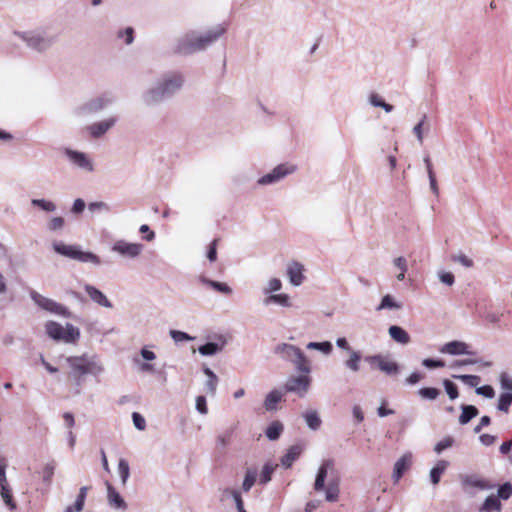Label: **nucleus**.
<instances>
[{
    "instance_id": "1",
    "label": "nucleus",
    "mask_w": 512,
    "mask_h": 512,
    "mask_svg": "<svg viewBox=\"0 0 512 512\" xmlns=\"http://www.w3.org/2000/svg\"><path fill=\"white\" fill-rule=\"evenodd\" d=\"M228 29L227 23H218L205 31L191 29L178 37L174 49L182 55H191L202 52L217 42Z\"/></svg>"
},
{
    "instance_id": "2",
    "label": "nucleus",
    "mask_w": 512,
    "mask_h": 512,
    "mask_svg": "<svg viewBox=\"0 0 512 512\" xmlns=\"http://www.w3.org/2000/svg\"><path fill=\"white\" fill-rule=\"evenodd\" d=\"M13 35L21 40L28 49L38 54L46 53L57 41V36L43 27L14 31Z\"/></svg>"
},
{
    "instance_id": "3",
    "label": "nucleus",
    "mask_w": 512,
    "mask_h": 512,
    "mask_svg": "<svg viewBox=\"0 0 512 512\" xmlns=\"http://www.w3.org/2000/svg\"><path fill=\"white\" fill-rule=\"evenodd\" d=\"M70 368V375L77 378V384H80V378L86 374L93 376L101 375L105 368L103 363L96 355L83 354L81 356H70L66 359Z\"/></svg>"
},
{
    "instance_id": "4",
    "label": "nucleus",
    "mask_w": 512,
    "mask_h": 512,
    "mask_svg": "<svg viewBox=\"0 0 512 512\" xmlns=\"http://www.w3.org/2000/svg\"><path fill=\"white\" fill-rule=\"evenodd\" d=\"M275 353L284 360L291 362L298 372L303 374L311 373V362L299 347L282 343L275 347Z\"/></svg>"
},
{
    "instance_id": "5",
    "label": "nucleus",
    "mask_w": 512,
    "mask_h": 512,
    "mask_svg": "<svg viewBox=\"0 0 512 512\" xmlns=\"http://www.w3.org/2000/svg\"><path fill=\"white\" fill-rule=\"evenodd\" d=\"M45 331L51 339L67 344L76 342L80 337L79 329L71 323L62 326L55 321H48L45 324Z\"/></svg>"
},
{
    "instance_id": "6",
    "label": "nucleus",
    "mask_w": 512,
    "mask_h": 512,
    "mask_svg": "<svg viewBox=\"0 0 512 512\" xmlns=\"http://www.w3.org/2000/svg\"><path fill=\"white\" fill-rule=\"evenodd\" d=\"M115 103V97L112 94H101L93 97L76 107L74 113L76 116L84 117L96 114L107 109Z\"/></svg>"
},
{
    "instance_id": "7",
    "label": "nucleus",
    "mask_w": 512,
    "mask_h": 512,
    "mask_svg": "<svg viewBox=\"0 0 512 512\" xmlns=\"http://www.w3.org/2000/svg\"><path fill=\"white\" fill-rule=\"evenodd\" d=\"M459 479L461 489L468 497H475L479 492L494 489L492 483L478 474H463Z\"/></svg>"
},
{
    "instance_id": "8",
    "label": "nucleus",
    "mask_w": 512,
    "mask_h": 512,
    "mask_svg": "<svg viewBox=\"0 0 512 512\" xmlns=\"http://www.w3.org/2000/svg\"><path fill=\"white\" fill-rule=\"evenodd\" d=\"M297 171V166L291 162H283L276 165L268 173L262 175L257 179L259 186H272L280 183L289 175L294 174Z\"/></svg>"
},
{
    "instance_id": "9",
    "label": "nucleus",
    "mask_w": 512,
    "mask_h": 512,
    "mask_svg": "<svg viewBox=\"0 0 512 512\" xmlns=\"http://www.w3.org/2000/svg\"><path fill=\"white\" fill-rule=\"evenodd\" d=\"M63 155L68 163L77 170L92 173L95 169L94 161L88 153L67 147L63 149Z\"/></svg>"
},
{
    "instance_id": "10",
    "label": "nucleus",
    "mask_w": 512,
    "mask_h": 512,
    "mask_svg": "<svg viewBox=\"0 0 512 512\" xmlns=\"http://www.w3.org/2000/svg\"><path fill=\"white\" fill-rule=\"evenodd\" d=\"M157 82L162 88L163 93L168 98H171L178 93L185 82L184 76L178 72L164 74Z\"/></svg>"
},
{
    "instance_id": "11",
    "label": "nucleus",
    "mask_w": 512,
    "mask_h": 512,
    "mask_svg": "<svg viewBox=\"0 0 512 512\" xmlns=\"http://www.w3.org/2000/svg\"><path fill=\"white\" fill-rule=\"evenodd\" d=\"M311 385L309 374L291 376L287 379L284 388L286 392L294 393L303 398L307 395Z\"/></svg>"
},
{
    "instance_id": "12",
    "label": "nucleus",
    "mask_w": 512,
    "mask_h": 512,
    "mask_svg": "<svg viewBox=\"0 0 512 512\" xmlns=\"http://www.w3.org/2000/svg\"><path fill=\"white\" fill-rule=\"evenodd\" d=\"M31 298L34 301V303L43 310H46L58 316L70 317V312L68 311V309L52 299L44 297L43 295L37 292H32Z\"/></svg>"
},
{
    "instance_id": "13",
    "label": "nucleus",
    "mask_w": 512,
    "mask_h": 512,
    "mask_svg": "<svg viewBox=\"0 0 512 512\" xmlns=\"http://www.w3.org/2000/svg\"><path fill=\"white\" fill-rule=\"evenodd\" d=\"M167 97L162 91L161 86L156 81L149 87H147L140 96V100L142 104L146 107H153L160 103H162L164 100H166Z\"/></svg>"
},
{
    "instance_id": "14",
    "label": "nucleus",
    "mask_w": 512,
    "mask_h": 512,
    "mask_svg": "<svg viewBox=\"0 0 512 512\" xmlns=\"http://www.w3.org/2000/svg\"><path fill=\"white\" fill-rule=\"evenodd\" d=\"M368 361L374 364L381 372L389 376L397 375L400 371L398 363L387 356L374 355L371 356Z\"/></svg>"
},
{
    "instance_id": "15",
    "label": "nucleus",
    "mask_w": 512,
    "mask_h": 512,
    "mask_svg": "<svg viewBox=\"0 0 512 512\" xmlns=\"http://www.w3.org/2000/svg\"><path fill=\"white\" fill-rule=\"evenodd\" d=\"M117 122V117L108 116L98 122L87 126L86 130L91 138L98 139L112 129Z\"/></svg>"
},
{
    "instance_id": "16",
    "label": "nucleus",
    "mask_w": 512,
    "mask_h": 512,
    "mask_svg": "<svg viewBox=\"0 0 512 512\" xmlns=\"http://www.w3.org/2000/svg\"><path fill=\"white\" fill-rule=\"evenodd\" d=\"M439 352L444 355L461 356L474 355L475 352L470 350V345L460 340H453L440 346Z\"/></svg>"
},
{
    "instance_id": "17",
    "label": "nucleus",
    "mask_w": 512,
    "mask_h": 512,
    "mask_svg": "<svg viewBox=\"0 0 512 512\" xmlns=\"http://www.w3.org/2000/svg\"><path fill=\"white\" fill-rule=\"evenodd\" d=\"M111 251L125 256H139L144 251V245L125 240H117L113 244Z\"/></svg>"
},
{
    "instance_id": "18",
    "label": "nucleus",
    "mask_w": 512,
    "mask_h": 512,
    "mask_svg": "<svg viewBox=\"0 0 512 512\" xmlns=\"http://www.w3.org/2000/svg\"><path fill=\"white\" fill-rule=\"evenodd\" d=\"M286 274L293 287H299L305 281V268L298 261H290L286 266Z\"/></svg>"
},
{
    "instance_id": "19",
    "label": "nucleus",
    "mask_w": 512,
    "mask_h": 512,
    "mask_svg": "<svg viewBox=\"0 0 512 512\" xmlns=\"http://www.w3.org/2000/svg\"><path fill=\"white\" fill-rule=\"evenodd\" d=\"M107 503L110 508L119 511H126L128 504L121 494L109 482H106Z\"/></svg>"
},
{
    "instance_id": "20",
    "label": "nucleus",
    "mask_w": 512,
    "mask_h": 512,
    "mask_svg": "<svg viewBox=\"0 0 512 512\" xmlns=\"http://www.w3.org/2000/svg\"><path fill=\"white\" fill-rule=\"evenodd\" d=\"M412 464V453H404L394 464L392 479L394 483H398L403 474L409 469Z\"/></svg>"
},
{
    "instance_id": "21",
    "label": "nucleus",
    "mask_w": 512,
    "mask_h": 512,
    "mask_svg": "<svg viewBox=\"0 0 512 512\" xmlns=\"http://www.w3.org/2000/svg\"><path fill=\"white\" fill-rule=\"evenodd\" d=\"M229 497H233V502L235 503L236 509L238 512H246L244 509V504L242 500V496L239 490L234 488H220L219 489V501L225 503L228 501Z\"/></svg>"
},
{
    "instance_id": "22",
    "label": "nucleus",
    "mask_w": 512,
    "mask_h": 512,
    "mask_svg": "<svg viewBox=\"0 0 512 512\" xmlns=\"http://www.w3.org/2000/svg\"><path fill=\"white\" fill-rule=\"evenodd\" d=\"M263 305L270 306L276 305L281 308H291L293 306L292 299L289 294L279 292L263 298Z\"/></svg>"
},
{
    "instance_id": "23",
    "label": "nucleus",
    "mask_w": 512,
    "mask_h": 512,
    "mask_svg": "<svg viewBox=\"0 0 512 512\" xmlns=\"http://www.w3.org/2000/svg\"><path fill=\"white\" fill-rule=\"evenodd\" d=\"M53 249L62 256H94L91 253H84L77 245H67L63 242H54Z\"/></svg>"
},
{
    "instance_id": "24",
    "label": "nucleus",
    "mask_w": 512,
    "mask_h": 512,
    "mask_svg": "<svg viewBox=\"0 0 512 512\" xmlns=\"http://www.w3.org/2000/svg\"><path fill=\"white\" fill-rule=\"evenodd\" d=\"M85 291L90 297V299L99 306L109 309L113 307L112 303L108 300L106 295L97 288H95L94 286L86 285Z\"/></svg>"
},
{
    "instance_id": "25",
    "label": "nucleus",
    "mask_w": 512,
    "mask_h": 512,
    "mask_svg": "<svg viewBox=\"0 0 512 512\" xmlns=\"http://www.w3.org/2000/svg\"><path fill=\"white\" fill-rule=\"evenodd\" d=\"M388 334L392 340L401 345H407L411 341L409 333L397 325L390 326L388 329Z\"/></svg>"
},
{
    "instance_id": "26",
    "label": "nucleus",
    "mask_w": 512,
    "mask_h": 512,
    "mask_svg": "<svg viewBox=\"0 0 512 512\" xmlns=\"http://www.w3.org/2000/svg\"><path fill=\"white\" fill-rule=\"evenodd\" d=\"M501 510V501L495 494L488 495L478 508V512H500Z\"/></svg>"
},
{
    "instance_id": "27",
    "label": "nucleus",
    "mask_w": 512,
    "mask_h": 512,
    "mask_svg": "<svg viewBox=\"0 0 512 512\" xmlns=\"http://www.w3.org/2000/svg\"><path fill=\"white\" fill-rule=\"evenodd\" d=\"M283 283L282 281L277 277H270L266 280L264 283L261 292L264 297H268L273 294H277L281 292Z\"/></svg>"
},
{
    "instance_id": "28",
    "label": "nucleus",
    "mask_w": 512,
    "mask_h": 512,
    "mask_svg": "<svg viewBox=\"0 0 512 512\" xmlns=\"http://www.w3.org/2000/svg\"><path fill=\"white\" fill-rule=\"evenodd\" d=\"M367 103L371 107L383 109L386 113H391L394 109L391 104L387 103L384 98L376 92H371L367 96Z\"/></svg>"
},
{
    "instance_id": "29",
    "label": "nucleus",
    "mask_w": 512,
    "mask_h": 512,
    "mask_svg": "<svg viewBox=\"0 0 512 512\" xmlns=\"http://www.w3.org/2000/svg\"><path fill=\"white\" fill-rule=\"evenodd\" d=\"M225 346V340L220 339L218 342H208L198 347V352L202 356H213L221 352Z\"/></svg>"
},
{
    "instance_id": "30",
    "label": "nucleus",
    "mask_w": 512,
    "mask_h": 512,
    "mask_svg": "<svg viewBox=\"0 0 512 512\" xmlns=\"http://www.w3.org/2000/svg\"><path fill=\"white\" fill-rule=\"evenodd\" d=\"M449 466V462L446 460H438L436 464L431 468L429 478L431 483L435 486L440 482L442 474L446 471Z\"/></svg>"
},
{
    "instance_id": "31",
    "label": "nucleus",
    "mask_w": 512,
    "mask_h": 512,
    "mask_svg": "<svg viewBox=\"0 0 512 512\" xmlns=\"http://www.w3.org/2000/svg\"><path fill=\"white\" fill-rule=\"evenodd\" d=\"M302 452V446L293 445L291 446L286 454L281 458L280 463L284 468H290L293 462L300 456Z\"/></svg>"
},
{
    "instance_id": "32",
    "label": "nucleus",
    "mask_w": 512,
    "mask_h": 512,
    "mask_svg": "<svg viewBox=\"0 0 512 512\" xmlns=\"http://www.w3.org/2000/svg\"><path fill=\"white\" fill-rule=\"evenodd\" d=\"M333 462L331 460H327L324 462L318 469L315 483H314V489L316 491H321L324 489L325 479L327 476L328 469L332 467Z\"/></svg>"
},
{
    "instance_id": "33",
    "label": "nucleus",
    "mask_w": 512,
    "mask_h": 512,
    "mask_svg": "<svg viewBox=\"0 0 512 512\" xmlns=\"http://www.w3.org/2000/svg\"><path fill=\"white\" fill-rule=\"evenodd\" d=\"M403 305L395 297L387 294L382 297L380 304L376 307V311L382 310H400Z\"/></svg>"
},
{
    "instance_id": "34",
    "label": "nucleus",
    "mask_w": 512,
    "mask_h": 512,
    "mask_svg": "<svg viewBox=\"0 0 512 512\" xmlns=\"http://www.w3.org/2000/svg\"><path fill=\"white\" fill-rule=\"evenodd\" d=\"M203 372L207 377L204 384L206 392L213 396L217 391L218 377L209 367H204Z\"/></svg>"
},
{
    "instance_id": "35",
    "label": "nucleus",
    "mask_w": 512,
    "mask_h": 512,
    "mask_svg": "<svg viewBox=\"0 0 512 512\" xmlns=\"http://www.w3.org/2000/svg\"><path fill=\"white\" fill-rule=\"evenodd\" d=\"M348 358L344 361V366L351 372L356 373L360 370L361 354L357 350L347 353Z\"/></svg>"
},
{
    "instance_id": "36",
    "label": "nucleus",
    "mask_w": 512,
    "mask_h": 512,
    "mask_svg": "<svg viewBox=\"0 0 512 512\" xmlns=\"http://www.w3.org/2000/svg\"><path fill=\"white\" fill-rule=\"evenodd\" d=\"M283 393L279 390L270 391L264 400V407L267 411H275L277 404L282 400Z\"/></svg>"
},
{
    "instance_id": "37",
    "label": "nucleus",
    "mask_w": 512,
    "mask_h": 512,
    "mask_svg": "<svg viewBox=\"0 0 512 512\" xmlns=\"http://www.w3.org/2000/svg\"><path fill=\"white\" fill-rule=\"evenodd\" d=\"M303 418L309 429L316 431L321 426V419L316 410H308L303 413Z\"/></svg>"
},
{
    "instance_id": "38",
    "label": "nucleus",
    "mask_w": 512,
    "mask_h": 512,
    "mask_svg": "<svg viewBox=\"0 0 512 512\" xmlns=\"http://www.w3.org/2000/svg\"><path fill=\"white\" fill-rule=\"evenodd\" d=\"M31 205L46 213H53L57 210V205L53 201L44 198L32 199Z\"/></svg>"
},
{
    "instance_id": "39",
    "label": "nucleus",
    "mask_w": 512,
    "mask_h": 512,
    "mask_svg": "<svg viewBox=\"0 0 512 512\" xmlns=\"http://www.w3.org/2000/svg\"><path fill=\"white\" fill-rule=\"evenodd\" d=\"M392 267L396 278L398 280H403L405 277V273L408 269L407 258H394L392 262Z\"/></svg>"
},
{
    "instance_id": "40",
    "label": "nucleus",
    "mask_w": 512,
    "mask_h": 512,
    "mask_svg": "<svg viewBox=\"0 0 512 512\" xmlns=\"http://www.w3.org/2000/svg\"><path fill=\"white\" fill-rule=\"evenodd\" d=\"M284 430V426L279 421H274L268 425L265 430V435L270 441L277 440Z\"/></svg>"
},
{
    "instance_id": "41",
    "label": "nucleus",
    "mask_w": 512,
    "mask_h": 512,
    "mask_svg": "<svg viewBox=\"0 0 512 512\" xmlns=\"http://www.w3.org/2000/svg\"><path fill=\"white\" fill-rule=\"evenodd\" d=\"M462 413L459 416V423L461 425H466L470 422V420L477 416L478 410L473 405H463L462 407Z\"/></svg>"
},
{
    "instance_id": "42",
    "label": "nucleus",
    "mask_w": 512,
    "mask_h": 512,
    "mask_svg": "<svg viewBox=\"0 0 512 512\" xmlns=\"http://www.w3.org/2000/svg\"><path fill=\"white\" fill-rule=\"evenodd\" d=\"M133 364L137 367L138 372L154 374L156 372L155 364L152 362H146L139 357H133Z\"/></svg>"
},
{
    "instance_id": "43",
    "label": "nucleus",
    "mask_w": 512,
    "mask_h": 512,
    "mask_svg": "<svg viewBox=\"0 0 512 512\" xmlns=\"http://www.w3.org/2000/svg\"><path fill=\"white\" fill-rule=\"evenodd\" d=\"M306 348L308 350L320 351L324 355H329L333 350L332 343L329 341L309 342V343H307Z\"/></svg>"
},
{
    "instance_id": "44",
    "label": "nucleus",
    "mask_w": 512,
    "mask_h": 512,
    "mask_svg": "<svg viewBox=\"0 0 512 512\" xmlns=\"http://www.w3.org/2000/svg\"><path fill=\"white\" fill-rule=\"evenodd\" d=\"M339 482L337 480L329 482L325 490V499L328 502H335L339 497Z\"/></svg>"
},
{
    "instance_id": "45",
    "label": "nucleus",
    "mask_w": 512,
    "mask_h": 512,
    "mask_svg": "<svg viewBox=\"0 0 512 512\" xmlns=\"http://www.w3.org/2000/svg\"><path fill=\"white\" fill-rule=\"evenodd\" d=\"M117 472L121 479V484L126 485L128 479L130 477V467H129V463L126 459L122 458L119 460Z\"/></svg>"
},
{
    "instance_id": "46",
    "label": "nucleus",
    "mask_w": 512,
    "mask_h": 512,
    "mask_svg": "<svg viewBox=\"0 0 512 512\" xmlns=\"http://www.w3.org/2000/svg\"><path fill=\"white\" fill-rule=\"evenodd\" d=\"M87 207L92 215L99 213H109L111 211L110 205L104 201L90 202Z\"/></svg>"
},
{
    "instance_id": "47",
    "label": "nucleus",
    "mask_w": 512,
    "mask_h": 512,
    "mask_svg": "<svg viewBox=\"0 0 512 512\" xmlns=\"http://www.w3.org/2000/svg\"><path fill=\"white\" fill-rule=\"evenodd\" d=\"M277 465L273 464L271 462H267L263 465L262 471L260 474V483L261 484H267L272 479V474L274 470L276 469Z\"/></svg>"
},
{
    "instance_id": "48",
    "label": "nucleus",
    "mask_w": 512,
    "mask_h": 512,
    "mask_svg": "<svg viewBox=\"0 0 512 512\" xmlns=\"http://www.w3.org/2000/svg\"><path fill=\"white\" fill-rule=\"evenodd\" d=\"M0 495H1L2 500L4 501V503L7 505V507L10 510L16 509V504L12 499V492H11V488L9 487V485L0 486Z\"/></svg>"
},
{
    "instance_id": "49",
    "label": "nucleus",
    "mask_w": 512,
    "mask_h": 512,
    "mask_svg": "<svg viewBox=\"0 0 512 512\" xmlns=\"http://www.w3.org/2000/svg\"><path fill=\"white\" fill-rule=\"evenodd\" d=\"M64 226H65V219L61 216L51 217L46 223L47 230H49L51 232L60 231L64 228Z\"/></svg>"
},
{
    "instance_id": "50",
    "label": "nucleus",
    "mask_w": 512,
    "mask_h": 512,
    "mask_svg": "<svg viewBox=\"0 0 512 512\" xmlns=\"http://www.w3.org/2000/svg\"><path fill=\"white\" fill-rule=\"evenodd\" d=\"M418 395L422 399L433 401L440 395V390L434 387H423L418 390Z\"/></svg>"
},
{
    "instance_id": "51",
    "label": "nucleus",
    "mask_w": 512,
    "mask_h": 512,
    "mask_svg": "<svg viewBox=\"0 0 512 512\" xmlns=\"http://www.w3.org/2000/svg\"><path fill=\"white\" fill-rule=\"evenodd\" d=\"M436 275L438 280L446 286H452L455 282L454 274L446 269H438Z\"/></svg>"
},
{
    "instance_id": "52",
    "label": "nucleus",
    "mask_w": 512,
    "mask_h": 512,
    "mask_svg": "<svg viewBox=\"0 0 512 512\" xmlns=\"http://www.w3.org/2000/svg\"><path fill=\"white\" fill-rule=\"evenodd\" d=\"M512 403V393H502L498 399L497 409L502 412H508Z\"/></svg>"
},
{
    "instance_id": "53",
    "label": "nucleus",
    "mask_w": 512,
    "mask_h": 512,
    "mask_svg": "<svg viewBox=\"0 0 512 512\" xmlns=\"http://www.w3.org/2000/svg\"><path fill=\"white\" fill-rule=\"evenodd\" d=\"M140 359L146 361V362H154L157 358L156 353L152 350V346L145 345L143 346L139 351Z\"/></svg>"
},
{
    "instance_id": "54",
    "label": "nucleus",
    "mask_w": 512,
    "mask_h": 512,
    "mask_svg": "<svg viewBox=\"0 0 512 512\" xmlns=\"http://www.w3.org/2000/svg\"><path fill=\"white\" fill-rule=\"evenodd\" d=\"M88 488L83 486L80 488L77 498L74 503L75 512H81L84 508Z\"/></svg>"
},
{
    "instance_id": "55",
    "label": "nucleus",
    "mask_w": 512,
    "mask_h": 512,
    "mask_svg": "<svg viewBox=\"0 0 512 512\" xmlns=\"http://www.w3.org/2000/svg\"><path fill=\"white\" fill-rule=\"evenodd\" d=\"M453 378L458 379L470 387H477L480 383V377L477 375H453Z\"/></svg>"
},
{
    "instance_id": "56",
    "label": "nucleus",
    "mask_w": 512,
    "mask_h": 512,
    "mask_svg": "<svg viewBox=\"0 0 512 512\" xmlns=\"http://www.w3.org/2000/svg\"><path fill=\"white\" fill-rule=\"evenodd\" d=\"M232 435H233L232 430H226V431H223L222 433L218 434L216 437V445L219 448H225L230 443Z\"/></svg>"
},
{
    "instance_id": "57",
    "label": "nucleus",
    "mask_w": 512,
    "mask_h": 512,
    "mask_svg": "<svg viewBox=\"0 0 512 512\" xmlns=\"http://www.w3.org/2000/svg\"><path fill=\"white\" fill-rule=\"evenodd\" d=\"M497 497H499V500H507L512 496V485L509 482H506L499 486L497 490V494H495Z\"/></svg>"
},
{
    "instance_id": "58",
    "label": "nucleus",
    "mask_w": 512,
    "mask_h": 512,
    "mask_svg": "<svg viewBox=\"0 0 512 512\" xmlns=\"http://www.w3.org/2000/svg\"><path fill=\"white\" fill-rule=\"evenodd\" d=\"M499 383L504 393H512V377L507 373H501L499 376Z\"/></svg>"
},
{
    "instance_id": "59",
    "label": "nucleus",
    "mask_w": 512,
    "mask_h": 512,
    "mask_svg": "<svg viewBox=\"0 0 512 512\" xmlns=\"http://www.w3.org/2000/svg\"><path fill=\"white\" fill-rule=\"evenodd\" d=\"M195 409L202 416L208 414V405L205 396L199 395L195 398Z\"/></svg>"
},
{
    "instance_id": "60",
    "label": "nucleus",
    "mask_w": 512,
    "mask_h": 512,
    "mask_svg": "<svg viewBox=\"0 0 512 512\" xmlns=\"http://www.w3.org/2000/svg\"><path fill=\"white\" fill-rule=\"evenodd\" d=\"M443 386H444V389H445L447 395L449 396V398L451 400H455L458 398V396H459L458 389H457V386L453 382H451L448 379H445L443 381Z\"/></svg>"
},
{
    "instance_id": "61",
    "label": "nucleus",
    "mask_w": 512,
    "mask_h": 512,
    "mask_svg": "<svg viewBox=\"0 0 512 512\" xmlns=\"http://www.w3.org/2000/svg\"><path fill=\"white\" fill-rule=\"evenodd\" d=\"M256 481V473L254 471H247L242 483V489L244 492H248Z\"/></svg>"
},
{
    "instance_id": "62",
    "label": "nucleus",
    "mask_w": 512,
    "mask_h": 512,
    "mask_svg": "<svg viewBox=\"0 0 512 512\" xmlns=\"http://www.w3.org/2000/svg\"><path fill=\"white\" fill-rule=\"evenodd\" d=\"M454 443V439L450 436L444 437L442 440H440L434 447V451L437 454L442 453L444 450L450 448Z\"/></svg>"
},
{
    "instance_id": "63",
    "label": "nucleus",
    "mask_w": 512,
    "mask_h": 512,
    "mask_svg": "<svg viewBox=\"0 0 512 512\" xmlns=\"http://www.w3.org/2000/svg\"><path fill=\"white\" fill-rule=\"evenodd\" d=\"M427 120V116L423 115L421 120L413 127V133L416 135L417 140L420 144L423 143V132H424V126Z\"/></svg>"
},
{
    "instance_id": "64",
    "label": "nucleus",
    "mask_w": 512,
    "mask_h": 512,
    "mask_svg": "<svg viewBox=\"0 0 512 512\" xmlns=\"http://www.w3.org/2000/svg\"><path fill=\"white\" fill-rule=\"evenodd\" d=\"M170 337L176 342L192 341L194 338L186 332L179 330H170Z\"/></svg>"
}]
</instances>
